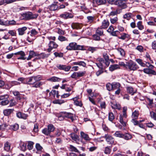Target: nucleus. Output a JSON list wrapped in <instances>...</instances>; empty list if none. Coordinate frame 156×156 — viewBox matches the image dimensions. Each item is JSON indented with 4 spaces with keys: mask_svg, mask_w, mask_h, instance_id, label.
<instances>
[{
    "mask_svg": "<svg viewBox=\"0 0 156 156\" xmlns=\"http://www.w3.org/2000/svg\"><path fill=\"white\" fill-rule=\"evenodd\" d=\"M118 52L120 53V55L122 56H123L125 55V52L121 48H118L117 49Z\"/></svg>",
    "mask_w": 156,
    "mask_h": 156,
    "instance_id": "4d7b16f0",
    "label": "nucleus"
},
{
    "mask_svg": "<svg viewBox=\"0 0 156 156\" xmlns=\"http://www.w3.org/2000/svg\"><path fill=\"white\" fill-rule=\"evenodd\" d=\"M57 33L58 34L61 35H63L65 34V31L60 29L59 28H57Z\"/></svg>",
    "mask_w": 156,
    "mask_h": 156,
    "instance_id": "338daca9",
    "label": "nucleus"
},
{
    "mask_svg": "<svg viewBox=\"0 0 156 156\" xmlns=\"http://www.w3.org/2000/svg\"><path fill=\"white\" fill-rule=\"evenodd\" d=\"M27 29V28L26 27L19 28L17 30L19 35L21 36L23 35L25 33V31Z\"/></svg>",
    "mask_w": 156,
    "mask_h": 156,
    "instance_id": "f3484780",
    "label": "nucleus"
},
{
    "mask_svg": "<svg viewBox=\"0 0 156 156\" xmlns=\"http://www.w3.org/2000/svg\"><path fill=\"white\" fill-rule=\"evenodd\" d=\"M9 97V96L7 94H5L3 95H0V101H2L5 100V99H8Z\"/></svg>",
    "mask_w": 156,
    "mask_h": 156,
    "instance_id": "bf43d9fd",
    "label": "nucleus"
},
{
    "mask_svg": "<svg viewBox=\"0 0 156 156\" xmlns=\"http://www.w3.org/2000/svg\"><path fill=\"white\" fill-rule=\"evenodd\" d=\"M111 106L114 109H116L119 110H120L121 107L120 105L115 102H113L111 103Z\"/></svg>",
    "mask_w": 156,
    "mask_h": 156,
    "instance_id": "aec40b11",
    "label": "nucleus"
},
{
    "mask_svg": "<svg viewBox=\"0 0 156 156\" xmlns=\"http://www.w3.org/2000/svg\"><path fill=\"white\" fill-rule=\"evenodd\" d=\"M11 144L8 141L6 142L4 144V150L6 151H8L10 150Z\"/></svg>",
    "mask_w": 156,
    "mask_h": 156,
    "instance_id": "412c9836",
    "label": "nucleus"
},
{
    "mask_svg": "<svg viewBox=\"0 0 156 156\" xmlns=\"http://www.w3.org/2000/svg\"><path fill=\"white\" fill-rule=\"evenodd\" d=\"M103 29L101 28V27L100 28H98L96 31V33L99 36L102 35L103 34Z\"/></svg>",
    "mask_w": 156,
    "mask_h": 156,
    "instance_id": "e433bc0d",
    "label": "nucleus"
},
{
    "mask_svg": "<svg viewBox=\"0 0 156 156\" xmlns=\"http://www.w3.org/2000/svg\"><path fill=\"white\" fill-rule=\"evenodd\" d=\"M112 85L113 90L119 89L121 87V84L119 83H112Z\"/></svg>",
    "mask_w": 156,
    "mask_h": 156,
    "instance_id": "7c9ffc66",
    "label": "nucleus"
},
{
    "mask_svg": "<svg viewBox=\"0 0 156 156\" xmlns=\"http://www.w3.org/2000/svg\"><path fill=\"white\" fill-rule=\"evenodd\" d=\"M49 56V55L46 54L44 53H43L41 54L40 55V56L41 58L44 59L48 57Z\"/></svg>",
    "mask_w": 156,
    "mask_h": 156,
    "instance_id": "680f3d73",
    "label": "nucleus"
},
{
    "mask_svg": "<svg viewBox=\"0 0 156 156\" xmlns=\"http://www.w3.org/2000/svg\"><path fill=\"white\" fill-rule=\"evenodd\" d=\"M8 33L12 36H16V32L15 30H10L8 31Z\"/></svg>",
    "mask_w": 156,
    "mask_h": 156,
    "instance_id": "052dcab7",
    "label": "nucleus"
},
{
    "mask_svg": "<svg viewBox=\"0 0 156 156\" xmlns=\"http://www.w3.org/2000/svg\"><path fill=\"white\" fill-rule=\"evenodd\" d=\"M56 66L59 69L64 70L66 71H68L71 68L70 66H66V65L61 64L58 65Z\"/></svg>",
    "mask_w": 156,
    "mask_h": 156,
    "instance_id": "9d476101",
    "label": "nucleus"
},
{
    "mask_svg": "<svg viewBox=\"0 0 156 156\" xmlns=\"http://www.w3.org/2000/svg\"><path fill=\"white\" fill-rule=\"evenodd\" d=\"M111 34L113 36H118L120 34V32L118 30H116L113 31Z\"/></svg>",
    "mask_w": 156,
    "mask_h": 156,
    "instance_id": "13d9d810",
    "label": "nucleus"
},
{
    "mask_svg": "<svg viewBox=\"0 0 156 156\" xmlns=\"http://www.w3.org/2000/svg\"><path fill=\"white\" fill-rule=\"evenodd\" d=\"M51 11H55L59 9L58 5L56 4H52L49 7Z\"/></svg>",
    "mask_w": 156,
    "mask_h": 156,
    "instance_id": "b1692460",
    "label": "nucleus"
},
{
    "mask_svg": "<svg viewBox=\"0 0 156 156\" xmlns=\"http://www.w3.org/2000/svg\"><path fill=\"white\" fill-rule=\"evenodd\" d=\"M34 143L32 141H28L27 145V148L28 149L32 150L33 148V146Z\"/></svg>",
    "mask_w": 156,
    "mask_h": 156,
    "instance_id": "de8ad7c7",
    "label": "nucleus"
},
{
    "mask_svg": "<svg viewBox=\"0 0 156 156\" xmlns=\"http://www.w3.org/2000/svg\"><path fill=\"white\" fill-rule=\"evenodd\" d=\"M13 111V109H6L4 110L3 113L5 115L8 116L12 113Z\"/></svg>",
    "mask_w": 156,
    "mask_h": 156,
    "instance_id": "4be33fe9",
    "label": "nucleus"
},
{
    "mask_svg": "<svg viewBox=\"0 0 156 156\" xmlns=\"http://www.w3.org/2000/svg\"><path fill=\"white\" fill-rule=\"evenodd\" d=\"M58 40L62 42L68 41L66 38L62 36H59L58 37Z\"/></svg>",
    "mask_w": 156,
    "mask_h": 156,
    "instance_id": "3c124183",
    "label": "nucleus"
},
{
    "mask_svg": "<svg viewBox=\"0 0 156 156\" xmlns=\"http://www.w3.org/2000/svg\"><path fill=\"white\" fill-rule=\"evenodd\" d=\"M123 135L122 138H123L125 140H130L132 138V135L129 133H126L124 134H123Z\"/></svg>",
    "mask_w": 156,
    "mask_h": 156,
    "instance_id": "bb28decb",
    "label": "nucleus"
},
{
    "mask_svg": "<svg viewBox=\"0 0 156 156\" xmlns=\"http://www.w3.org/2000/svg\"><path fill=\"white\" fill-rule=\"evenodd\" d=\"M150 115L151 118L154 120H156V112L155 113L153 112H150Z\"/></svg>",
    "mask_w": 156,
    "mask_h": 156,
    "instance_id": "69168bd1",
    "label": "nucleus"
},
{
    "mask_svg": "<svg viewBox=\"0 0 156 156\" xmlns=\"http://www.w3.org/2000/svg\"><path fill=\"white\" fill-rule=\"evenodd\" d=\"M119 68V66L118 65L114 64L111 65L109 67V69L111 71H113L114 70Z\"/></svg>",
    "mask_w": 156,
    "mask_h": 156,
    "instance_id": "cd10ccee",
    "label": "nucleus"
},
{
    "mask_svg": "<svg viewBox=\"0 0 156 156\" xmlns=\"http://www.w3.org/2000/svg\"><path fill=\"white\" fill-rule=\"evenodd\" d=\"M121 36L118 37V38L120 39L124 40L126 38H128L129 37V35L125 33H122L120 34Z\"/></svg>",
    "mask_w": 156,
    "mask_h": 156,
    "instance_id": "c85d7f7f",
    "label": "nucleus"
},
{
    "mask_svg": "<svg viewBox=\"0 0 156 156\" xmlns=\"http://www.w3.org/2000/svg\"><path fill=\"white\" fill-rule=\"evenodd\" d=\"M8 125L6 124H3L0 125V133L4 130L8 126Z\"/></svg>",
    "mask_w": 156,
    "mask_h": 156,
    "instance_id": "a19ab883",
    "label": "nucleus"
},
{
    "mask_svg": "<svg viewBox=\"0 0 156 156\" xmlns=\"http://www.w3.org/2000/svg\"><path fill=\"white\" fill-rule=\"evenodd\" d=\"M126 118H124L122 115H119V121L120 123L123 126H126V122L125 121V120Z\"/></svg>",
    "mask_w": 156,
    "mask_h": 156,
    "instance_id": "a878e982",
    "label": "nucleus"
},
{
    "mask_svg": "<svg viewBox=\"0 0 156 156\" xmlns=\"http://www.w3.org/2000/svg\"><path fill=\"white\" fill-rule=\"evenodd\" d=\"M13 94L14 96H16L18 99L20 100L21 98L20 97V94L18 91H14L13 92Z\"/></svg>",
    "mask_w": 156,
    "mask_h": 156,
    "instance_id": "603ef678",
    "label": "nucleus"
},
{
    "mask_svg": "<svg viewBox=\"0 0 156 156\" xmlns=\"http://www.w3.org/2000/svg\"><path fill=\"white\" fill-rule=\"evenodd\" d=\"M65 102H66V101H64V100L58 99L53 101V103L54 104L61 105L64 103Z\"/></svg>",
    "mask_w": 156,
    "mask_h": 156,
    "instance_id": "c03bdc74",
    "label": "nucleus"
},
{
    "mask_svg": "<svg viewBox=\"0 0 156 156\" xmlns=\"http://www.w3.org/2000/svg\"><path fill=\"white\" fill-rule=\"evenodd\" d=\"M48 46L49 48L47 49V51L48 52H50L53 49L57 48L58 47V45L55 42L52 41H50L48 44Z\"/></svg>",
    "mask_w": 156,
    "mask_h": 156,
    "instance_id": "423d86ee",
    "label": "nucleus"
},
{
    "mask_svg": "<svg viewBox=\"0 0 156 156\" xmlns=\"http://www.w3.org/2000/svg\"><path fill=\"white\" fill-rule=\"evenodd\" d=\"M26 146L27 144L26 143H22L20 146L21 150L23 151H25L26 150Z\"/></svg>",
    "mask_w": 156,
    "mask_h": 156,
    "instance_id": "6e6d98bb",
    "label": "nucleus"
},
{
    "mask_svg": "<svg viewBox=\"0 0 156 156\" xmlns=\"http://www.w3.org/2000/svg\"><path fill=\"white\" fill-rule=\"evenodd\" d=\"M62 112V116H64V118H68L71 119L72 121L74 120L73 114L69 112Z\"/></svg>",
    "mask_w": 156,
    "mask_h": 156,
    "instance_id": "1a4fd4ad",
    "label": "nucleus"
},
{
    "mask_svg": "<svg viewBox=\"0 0 156 156\" xmlns=\"http://www.w3.org/2000/svg\"><path fill=\"white\" fill-rule=\"evenodd\" d=\"M69 149L70 151H71L80 153V152L77 148L72 145L70 146Z\"/></svg>",
    "mask_w": 156,
    "mask_h": 156,
    "instance_id": "4c0bfd02",
    "label": "nucleus"
},
{
    "mask_svg": "<svg viewBox=\"0 0 156 156\" xmlns=\"http://www.w3.org/2000/svg\"><path fill=\"white\" fill-rule=\"evenodd\" d=\"M59 16L61 18L64 19L71 18L73 17L71 14L68 12H65L63 14H62L60 15Z\"/></svg>",
    "mask_w": 156,
    "mask_h": 156,
    "instance_id": "ddd939ff",
    "label": "nucleus"
},
{
    "mask_svg": "<svg viewBox=\"0 0 156 156\" xmlns=\"http://www.w3.org/2000/svg\"><path fill=\"white\" fill-rule=\"evenodd\" d=\"M83 46L77 45L75 42L70 43L66 47V49L69 50H82L83 49Z\"/></svg>",
    "mask_w": 156,
    "mask_h": 156,
    "instance_id": "f257e3e1",
    "label": "nucleus"
},
{
    "mask_svg": "<svg viewBox=\"0 0 156 156\" xmlns=\"http://www.w3.org/2000/svg\"><path fill=\"white\" fill-rule=\"evenodd\" d=\"M114 136L116 137L120 138H122L123 137V134L120 133V131H117L114 134Z\"/></svg>",
    "mask_w": 156,
    "mask_h": 156,
    "instance_id": "ea45409f",
    "label": "nucleus"
},
{
    "mask_svg": "<svg viewBox=\"0 0 156 156\" xmlns=\"http://www.w3.org/2000/svg\"><path fill=\"white\" fill-rule=\"evenodd\" d=\"M38 15L37 14H33L30 12H27L22 14V16L24 17V19L26 20L36 19Z\"/></svg>",
    "mask_w": 156,
    "mask_h": 156,
    "instance_id": "7ed1b4c3",
    "label": "nucleus"
},
{
    "mask_svg": "<svg viewBox=\"0 0 156 156\" xmlns=\"http://www.w3.org/2000/svg\"><path fill=\"white\" fill-rule=\"evenodd\" d=\"M127 68L129 71H135L138 68V66L135 62L131 61L127 63Z\"/></svg>",
    "mask_w": 156,
    "mask_h": 156,
    "instance_id": "20e7f679",
    "label": "nucleus"
},
{
    "mask_svg": "<svg viewBox=\"0 0 156 156\" xmlns=\"http://www.w3.org/2000/svg\"><path fill=\"white\" fill-rule=\"evenodd\" d=\"M106 2V0H93V4L98 5L105 4Z\"/></svg>",
    "mask_w": 156,
    "mask_h": 156,
    "instance_id": "2eb2a0df",
    "label": "nucleus"
},
{
    "mask_svg": "<svg viewBox=\"0 0 156 156\" xmlns=\"http://www.w3.org/2000/svg\"><path fill=\"white\" fill-rule=\"evenodd\" d=\"M36 37H32L28 35L27 38V41L29 42H32L34 40L36 39Z\"/></svg>",
    "mask_w": 156,
    "mask_h": 156,
    "instance_id": "79ce46f5",
    "label": "nucleus"
},
{
    "mask_svg": "<svg viewBox=\"0 0 156 156\" xmlns=\"http://www.w3.org/2000/svg\"><path fill=\"white\" fill-rule=\"evenodd\" d=\"M55 129V128L52 124H49L47 126V128L43 129L42 132L46 136L50 135L51 133L53 132Z\"/></svg>",
    "mask_w": 156,
    "mask_h": 156,
    "instance_id": "f03ea898",
    "label": "nucleus"
},
{
    "mask_svg": "<svg viewBox=\"0 0 156 156\" xmlns=\"http://www.w3.org/2000/svg\"><path fill=\"white\" fill-rule=\"evenodd\" d=\"M19 128V125L17 124H15L11 126V128L14 131H16Z\"/></svg>",
    "mask_w": 156,
    "mask_h": 156,
    "instance_id": "5fc2aeb1",
    "label": "nucleus"
},
{
    "mask_svg": "<svg viewBox=\"0 0 156 156\" xmlns=\"http://www.w3.org/2000/svg\"><path fill=\"white\" fill-rule=\"evenodd\" d=\"M137 27H138L139 30H142L144 29V27L142 24V21H140L137 23Z\"/></svg>",
    "mask_w": 156,
    "mask_h": 156,
    "instance_id": "37998d69",
    "label": "nucleus"
},
{
    "mask_svg": "<svg viewBox=\"0 0 156 156\" xmlns=\"http://www.w3.org/2000/svg\"><path fill=\"white\" fill-rule=\"evenodd\" d=\"M72 28L73 29H80L83 27L82 24L78 23H73L71 25Z\"/></svg>",
    "mask_w": 156,
    "mask_h": 156,
    "instance_id": "6ab92c4d",
    "label": "nucleus"
},
{
    "mask_svg": "<svg viewBox=\"0 0 156 156\" xmlns=\"http://www.w3.org/2000/svg\"><path fill=\"white\" fill-rule=\"evenodd\" d=\"M80 133L81 137L84 140L86 141H89L91 140V139L88 134L84 133L83 132H81Z\"/></svg>",
    "mask_w": 156,
    "mask_h": 156,
    "instance_id": "dca6fc26",
    "label": "nucleus"
},
{
    "mask_svg": "<svg viewBox=\"0 0 156 156\" xmlns=\"http://www.w3.org/2000/svg\"><path fill=\"white\" fill-rule=\"evenodd\" d=\"M109 25V22L107 19H105L102 21L100 27L102 29L107 28Z\"/></svg>",
    "mask_w": 156,
    "mask_h": 156,
    "instance_id": "f8f14e48",
    "label": "nucleus"
},
{
    "mask_svg": "<svg viewBox=\"0 0 156 156\" xmlns=\"http://www.w3.org/2000/svg\"><path fill=\"white\" fill-rule=\"evenodd\" d=\"M20 84V83L16 81H12L7 84H6L5 85V87L4 88H5L6 89H8L13 86L17 85Z\"/></svg>",
    "mask_w": 156,
    "mask_h": 156,
    "instance_id": "6e6552de",
    "label": "nucleus"
},
{
    "mask_svg": "<svg viewBox=\"0 0 156 156\" xmlns=\"http://www.w3.org/2000/svg\"><path fill=\"white\" fill-rule=\"evenodd\" d=\"M143 71L144 73L147 74H152L154 75H156V72L155 71L150 69H144Z\"/></svg>",
    "mask_w": 156,
    "mask_h": 156,
    "instance_id": "a211bd4d",
    "label": "nucleus"
},
{
    "mask_svg": "<svg viewBox=\"0 0 156 156\" xmlns=\"http://www.w3.org/2000/svg\"><path fill=\"white\" fill-rule=\"evenodd\" d=\"M107 143L110 145L115 144V139L111 135L109 134H105L103 137Z\"/></svg>",
    "mask_w": 156,
    "mask_h": 156,
    "instance_id": "39448f33",
    "label": "nucleus"
},
{
    "mask_svg": "<svg viewBox=\"0 0 156 156\" xmlns=\"http://www.w3.org/2000/svg\"><path fill=\"white\" fill-rule=\"evenodd\" d=\"M87 22L90 23H92L95 20V16H89L87 17Z\"/></svg>",
    "mask_w": 156,
    "mask_h": 156,
    "instance_id": "473e14b6",
    "label": "nucleus"
},
{
    "mask_svg": "<svg viewBox=\"0 0 156 156\" xmlns=\"http://www.w3.org/2000/svg\"><path fill=\"white\" fill-rule=\"evenodd\" d=\"M9 103V101L8 99H5V100H2L1 102V104L3 105H6Z\"/></svg>",
    "mask_w": 156,
    "mask_h": 156,
    "instance_id": "0e129e2a",
    "label": "nucleus"
},
{
    "mask_svg": "<svg viewBox=\"0 0 156 156\" xmlns=\"http://www.w3.org/2000/svg\"><path fill=\"white\" fill-rule=\"evenodd\" d=\"M48 80L52 82H55L60 81L61 80V79L56 77L53 76L50 78Z\"/></svg>",
    "mask_w": 156,
    "mask_h": 156,
    "instance_id": "58836bf2",
    "label": "nucleus"
},
{
    "mask_svg": "<svg viewBox=\"0 0 156 156\" xmlns=\"http://www.w3.org/2000/svg\"><path fill=\"white\" fill-rule=\"evenodd\" d=\"M116 5L123 9H125L127 7L126 3L122 0H118Z\"/></svg>",
    "mask_w": 156,
    "mask_h": 156,
    "instance_id": "9b49d317",
    "label": "nucleus"
},
{
    "mask_svg": "<svg viewBox=\"0 0 156 156\" xmlns=\"http://www.w3.org/2000/svg\"><path fill=\"white\" fill-rule=\"evenodd\" d=\"M37 56V54H36L34 51H30L29 53V56L27 58V60H29L32 58Z\"/></svg>",
    "mask_w": 156,
    "mask_h": 156,
    "instance_id": "5701e85b",
    "label": "nucleus"
},
{
    "mask_svg": "<svg viewBox=\"0 0 156 156\" xmlns=\"http://www.w3.org/2000/svg\"><path fill=\"white\" fill-rule=\"evenodd\" d=\"M152 48L153 49H156V40L153 41L151 44Z\"/></svg>",
    "mask_w": 156,
    "mask_h": 156,
    "instance_id": "774afa93",
    "label": "nucleus"
},
{
    "mask_svg": "<svg viewBox=\"0 0 156 156\" xmlns=\"http://www.w3.org/2000/svg\"><path fill=\"white\" fill-rule=\"evenodd\" d=\"M70 136L73 140L76 141L78 140V136L75 133H72L71 134H70Z\"/></svg>",
    "mask_w": 156,
    "mask_h": 156,
    "instance_id": "72a5a7b5",
    "label": "nucleus"
},
{
    "mask_svg": "<svg viewBox=\"0 0 156 156\" xmlns=\"http://www.w3.org/2000/svg\"><path fill=\"white\" fill-rule=\"evenodd\" d=\"M16 116L20 119H26L28 116V115L21 112H18L16 113Z\"/></svg>",
    "mask_w": 156,
    "mask_h": 156,
    "instance_id": "4468645a",
    "label": "nucleus"
},
{
    "mask_svg": "<svg viewBox=\"0 0 156 156\" xmlns=\"http://www.w3.org/2000/svg\"><path fill=\"white\" fill-rule=\"evenodd\" d=\"M86 73L85 71L74 72L72 74L71 77L72 78L77 79L83 76Z\"/></svg>",
    "mask_w": 156,
    "mask_h": 156,
    "instance_id": "0eeeda50",
    "label": "nucleus"
},
{
    "mask_svg": "<svg viewBox=\"0 0 156 156\" xmlns=\"http://www.w3.org/2000/svg\"><path fill=\"white\" fill-rule=\"evenodd\" d=\"M139 115V112L137 110H135L134 112H133L131 115V118L132 119H137Z\"/></svg>",
    "mask_w": 156,
    "mask_h": 156,
    "instance_id": "393cba45",
    "label": "nucleus"
},
{
    "mask_svg": "<svg viewBox=\"0 0 156 156\" xmlns=\"http://www.w3.org/2000/svg\"><path fill=\"white\" fill-rule=\"evenodd\" d=\"M35 82H36L33 76L30 77L28 80V83L30 85H33Z\"/></svg>",
    "mask_w": 156,
    "mask_h": 156,
    "instance_id": "f704fd0d",
    "label": "nucleus"
},
{
    "mask_svg": "<svg viewBox=\"0 0 156 156\" xmlns=\"http://www.w3.org/2000/svg\"><path fill=\"white\" fill-rule=\"evenodd\" d=\"M111 151V149L110 146H107L105 148L104 152L107 154H109Z\"/></svg>",
    "mask_w": 156,
    "mask_h": 156,
    "instance_id": "2f4dec72",
    "label": "nucleus"
},
{
    "mask_svg": "<svg viewBox=\"0 0 156 156\" xmlns=\"http://www.w3.org/2000/svg\"><path fill=\"white\" fill-rule=\"evenodd\" d=\"M33 131L35 133H37L38 131V125L37 124H34Z\"/></svg>",
    "mask_w": 156,
    "mask_h": 156,
    "instance_id": "e2e57ef3",
    "label": "nucleus"
},
{
    "mask_svg": "<svg viewBox=\"0 0 156 156\" xmlns=\"http://www.w3.org/2000/svg\"><path fill=\"white\" fill-rule=\"evenodd\" d=\"M136 61L141 66L143 67L146 66V63L145 64L144 63L141 59H136Z\"/></svg>",
    "mask_w": 156,
    "mask_h": 156,
    "instance_id": "c9c22d12",
    "label": "nucleus"
},
{
    "mask_svg": "<svg viewBox=\"0 0 156 156\" xmlns=\"http://www.w3.org/2000/svg\"><path fill=\"white\" fill-rule=\"evenodd\" d=\"M6 23H7V26H8L10 25H14L16 24V22L14 20H7Z\"/></svg>",
    "mask_w": 156,
    "mask_h": 156,
    "instance_id": "09e8293b",
    "label": "nucleus"
},
{
    "mask_svg": "<svg viewBox=\"0 0 156 156\" xmlns=\"http://www.w3.org/2000/svg\"><path fill=\"white\" fill-rule=\"evenodd\" d=\"M115 116L112 112H110L108 115V119L109 120L112 122L113 120L114 119Z\"/></svg>",
    "mask_w": 156,
    "mask_h": 156,
    "instance_id": "8fccbe9b",
    "label": "nucleus"
},
{
    "mask_svg": "<svg viewBox=\"0 0 156 156\" xmlns=\"http://www.w3.org/2000/svg\"><path fill=\"white\" fill-rule=\"evenodd\" d=\"M44 84V83L42 82H35L32 85V87L38 88Z\"/></svg>",
    "mask_w": 156,
    "mask_h": 156,
    "instance_id": "c756f323",
    "label": "nucleus"
},
{
    "mask_svg": "<svg viewBox=\"0 0 156 156\" xmlns=\"http://www.w3.org/2000/svg\"><path fill=\"white\" fill-rule=\"evenodd\" d=\"M106 87L108 91H110L113 89L112 83L111 84L110 83H108L106 85Z\"/></svg>",
    "mask_w": 156,
    "mask_h": 156,
    "instance_id": "864d4df0",
    "label": "nucleus"
},
{
    "mask_svg": "<svg viewBox=\"0 0 156 156\" xmlns=\"http://www.w3.org/2000/svg\"><path fill=\"white\" fill-rule=\"evenodd\" d=\"M132 13H128L125 14L123 16V18L124 19H126L127 20H130L131 16Z\"/></svg>",
    "mask_w": 156,
    "mask_h": 156,
    "instance_id": "a18cd8bd",
    "label": "nucleus"
},
{
    "mask_svg": "<svg viewBox=\"0 0 156 156\" xmlns=\"http://www.w3.org/2000/svg\"><path fill=\"white\" fill-rule=\"evenodd\" d=\"M127 92L133 95L135 93L134 91L133 88L132 87H128L127 88Z\"/></svg>",
    "mask_w": 156,
    "mask_h": 156,
    "instance_id": "49530a36",
    "label": "nucleus"
}]
</instances>
